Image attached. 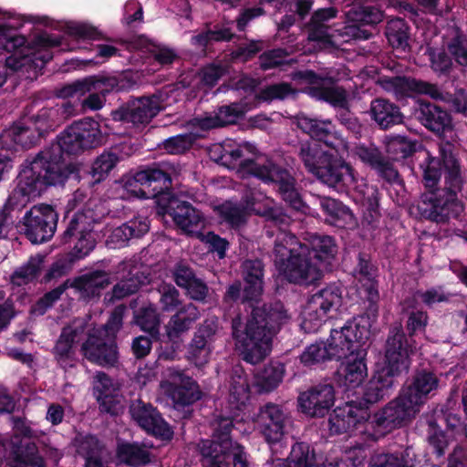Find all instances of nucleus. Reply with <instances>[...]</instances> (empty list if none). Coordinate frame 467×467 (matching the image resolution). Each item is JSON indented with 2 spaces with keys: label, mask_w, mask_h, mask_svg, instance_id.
Listing matches in <instances>:
<instances>
[{
  "label": "nucleus",
  "mask_w": 467,
  "mask_h": 467,
  "mask_svg": "<svg viewBox=\"0 0 467 467\" xmlns=\"http://www.w3.org/2000/svg\"><path fill=\"white\" fill-rule=\"evenodd\" d=\"M392 376L385 369L376 372L366 386L364 400L367 403H376L382 400L392 386Z\"/></svg>",
  "instance_id": "nucleus-49"
},
{
  "label": "nucleus",
  "mask_w": 467,
  "mask_h": 467,
  "mask_svg": "<svg viewBox=\"0 0 467 467\" xmlns=\"http://www.w3.org/2000/svg\"><path fill=\"white\" fill-rule=\"evenodd\" d=\"M43 257L36 255L31 257L26 264L17 268L11 275L13 285L21 286L35 280L42 267Z\"/></svg>",
  "instance_id": "nucleus-55"
},
{
  "label": "nucleus",
  "mask_w": 467,
  "mask_h": 467,
  "mask_svg": "<svg viewBox=\"0 0 467 467\" xmlns=\"http://www.w3.org/2000/svg\"><path fill=\"white\" fill-rule=\"evenodd\" d=\"M60 43L59 37L47 33H41L36 36L29 46L26 47L32 51L24 55L23 62L20 66L33 63L35 68H42L52 58V55L47 48L57 47Z\"/></svg>",
  "instance_id": "nucleus-31"
},
{
  "label": "nucleus",
  "mask_w": 467,
  "mask_h": 467,
  "mask_svg": "<svg viewBox=\"0 0 467 467\" xmlns=\"http://www.w3.org/2000/svg\"><path fill=\"white\" fill-rule=\"evenodd\" d=\"M199 317L200 312L192 303L182 306L177 309L176 313L171 316L166 326L168 337L170 338L177 337L188 331Z\"/></svg>",
  "instance_id": "nucleus-38"
},
{
  "label": "nucleus",
  "mask_w": 467,
  "mask_h": 467,
  "mask_svg": "<svg viewBox=\"0 0 467 467\" xmlns=\"http://www.w3.org/2000/svg\"><path fill=\"white\" fill-rule=\"evenodd\" d=\"M213 333L209 325H203L194 335L188 347V358L197 366L205 364L208 361L210 348L207 343V337Z\"/></svg>",
  "instance_id": "nucleus-47"
},
{
  "label": "nucleus",
  "mask_w": 467,
  "mask_h": 467,
  "mask_svg": "<svg viewBox=\"0 0 467 467\" xmlns=\"http://www.w3.org/2000/svg\"><path fill=\"white\" fill-rule=\"evenodd\" d=\"M160 299L159 302L163 312H171L180 308L181 299L179 291L171 284L162 283L157 289Z\"/></svg>",
  "instance_id": "nucleus-58"
},
{
  "label": "nucleus",
  "mask_w": 467,
  "mask_h": 467,
  "mask_svg": "<svg viewBox=\"0 0 467 467\" xmlns=\"http://www.w3.org/2000/svg\"><path fill=\"white\" fill-rule=\"evenodd\" d=\"M160 110L161 104L157 97H143L130 101L126 109L114 112V119H124L134 125H145Z\"/></svg>",
  "instance_id": "nucleus-26"
},
{
  "label": "nucleus",
  "mask_w": 467,
  "mask_h": 467,
  "mask_svg": "<svg viewBox=\"0 0 467 467\" xmlns=\"http://www.w3.org/2000/svg\"><path fill=\"white\" fill-rule=\"evenodd\" d=\"M86 340L80 351L88 361L102 367H114L119 360V353L114 339L106 336L104 328H89L87 324Z\"/></svg>",
  "instance_id": "nucleus-9"
},
{
  "label": "nucleus",
  "mask_w": 467,
  "mask_h": 467,
  "mask_svg": "<svg viewBox=\"0 0 467 467\" xmlns=\"http://www.w3.org/2000/svg\"><path fill=\"white\" fill-rule=\"evenodd\" d=\"M447 50L451 58L462 67L467 66V39L462 36L451 38L447 44Z\"/></svg>",
  "instance_id": "nucleus-64"
},
{
  "label": "nucleus",
  "mask_w": 467,
  "mask_h": 467,
  "mask_svg": "<svg viewBox=\"0 0 467 467\" xmlns=\"http://www.w3.org/2000/svg\"><path fill=\"white\" fill-rule=\"evenodd\" d=\"M367 458L366 448L363 445L346 450L339 461H337L334 467H358Z\"/></svg>",
  "instance_id": "nucleus-63"
},
{
  "label": "nucleus",
  "mask_w": 467,
  "mask_h": 467,
  "mask_svg": "<svg viewBox=\"0 0 467 467\" xmlns=\"http://www.w3.org/2000/svg\"><path fill=\"white\" fill-rule=\"evenodd\" d=\"M198 447L203 467H230V460L234 467H249L244 448L231 439L226 438L221 441H202Z\"/></svg>",
  "instance_id": "nucleus-6"
},
{
  "label": "nucleus",
  "mask_w": 467,
  "mask_h": 467,
  "mask_svg": "<svg viewBox=\"0 0 467 467\" xmlns=\"http://www.w3.org/2000/svg\"><path fill=\"white\" fill-rule=\"evenodd\" d=\"M362 333L354 322H348L339 329L334 328L326 341L327 348L332 359L349 358L364 351L361 348L360 341Z\"/></svg>",
  "instance_id": "nucleus-17"
},
{
  "label": "nucleus",
  "mask_w": 467,
  "mask_h": 467,
  "mask_svg": "<svg viewBox=\"0 0 467 467\" xmlns=\"http://www.w3.org/2000/svg\"><path fill=\"white\" fill-rule=\"evenodd\" d=\"M150 229L147 218L135 217L119 226L109 230L106 244L111 249L121 248L127 245L132 238H140Z\"/></svg>",
  "instance_id": "nucleus-27"
},
{
  "label": "nucleus",
  "mask_w": 467,
  "mask_h": 467,
  "mask_svg": "<svg viewBox=\"0 0 467 467\" xmlns=\"http://www.w3.org/2000/svg\"><path fill=\"white\" fill-rule=\"evenodd\" d=\"M197 136L193 133L177 135L163 141V149L171 154H181L189 150Z\"/></svg>",
  "instance_id": "nucleus-60"
},
{
  "label": "nucleus",
  "mask_w": 467,
  "mask_h": 467,
  "mask_svg": "<svg viewBox=\"0 0 467 467\" xmlns=\"http://www.w3.org/2000/svg\"><path fill=\"white\" fill-rule=\"evenodd\" d=\"M297 127L310 137L324 143L336 154H345L348 150V142L336 132L335 128L329 119H317L306 115L296 117Z\"/></svg>",
  "instance_id": "nucleus-18"
},
{
  "label": "nucleus",
  "mask_w": 467,
  "mask_h": 467,
  "mask_svg": "<svg viewBox=\"0 0 467 467\" xmlns=\"http://www.w3.org/2000/svg\"><path fill=\"white\" fill-rule=\"evenodd\" d=\"M330 153L331 152L329 151L322 150L320 145L315 141H306L302 143L299 150V157L301 161L304 162L307 171L314 176Z\"/></svg>",
  "instance_id": "nucleus-51"
},
{
  "label": "nucleus",
  "mask_w": 467,
  "mask_h": 467,
  "mask_svg": "<svg viewBox=\"0 0 467 467\" xmlns=\"http://www.w3.org/2000/svg\"><path fill=\"white\" fill-rule=\"evenodd\" d=\"M438 379L431 372L422 371L418 373L411 385L402 391L410 397L412 401H417L421 409L425 403L427 395L438 387Z\"/></svg>",
  "instance_id": "nucleus-41"
},
{
  "label": "nucleus",
  "mask_w": 467,
  "mask_h": 467,
  "mask_svg": "<svg viewBox=\"0 0 467 467\" xmlns=\"http://www.w3.org/2000/svg\"><path fill=\"white\" fill-rule=\"evenodd\" d=\"M251 200L246 201L245 207L227 202L219 207L221 216L233 227H238L245 222L248 211L254 210V202L257 197L252 193Z\"/></svg>",
  "instance_id": "nucleus-52"
},
{
  "label": "nucleus",
  "mask_w": 467,
  "mask_h": 467,
  "mask_svg": "<svg viewBox=\"0 0 467 467\" xmlns=\"http://www.w3.org/2000/svg\"><path fill=\"white\" fill-rule=\"evenodd\" d=\"M451 185L447 189L439 190L425 196L420 210L428 219L441 223L451 217H458L463 211V205L457 198V191Z\"/></svg>",
  "instance_id": "nucleus-10"
},
{
  "label": "nucleus",
  "mask_w": 467,
  "mask_h": 467,
  "mask_svg": "<svg viewBox=\"0 0 467 467\" xmlns=\"http://www.w3.org/2000/svg\"><path fill=\"white\" fill-rule=\"evenodd\" d=\"M117 459L119 462L132 467H140L150 462V451L144 444L122 442L117 447Z\"/></svg>",
  "instance_id": "nucleus-43"
},
{
  "label": "nucleus",
  "mask_w": 467,
  "mask_h": 467,
  "mask_svg": "<svg viewBox=\"0 0 467 467\" xmlns=\"http://www.w3.org/2000/svg\"><path fill=\"white\" fill-rule=\"evenodd\" d=\"M284 373V365L280 363L269 364L254 376V386L258 392H270L280 384Z\"/></svg>",
  "instance_id": "nucleus-48"
},
{
  "label": "nucleus",
  "mask_w": 467,
  "mask_h": 467,
  "mask_svg": "<svg viewBox=\"0 0 467 467\" xmlns=\"http://www.w3.org/2000/svg\"><path fill=\"white\" fill-rule=\"evenodd\" d=\"M386 36L394 48L406 50L409 47V26L401 18H393L388 22Z\"/></svg>",
  "instance_id": "nucleus-54"
},
{
  "label": "nucleus",
  "mask_w": 467,
  "mask_h": 467,
  "mask_svg": "<svg viewBox=\"0 0 467 467\" xmlns=\"http://www.w3.org/2000/svg\"><path fill=\"white\" fill-rule=\"evenodd\" d=\"M279 271L289 282L295 284L309 285L321 276L320 265L306 255V248L303 246H300L297 256L292 257Z\"/></svg>",
  "instance_id": "nucleus-21"
},
{
  "label": "nucleus",
  "mask_w": 467,
  "mask_h": 467,
  "mask_svg": "<svg viewBox=\"0 0 467 467\" xmlns=\"http://www.w3.org/2000/svg\"><path fill=\"white\" fill-rule=\"evenodd\" d=\"M62 174L45 170L42 162L34 159L19 173L16 187L8 198L12 209H20L29 202L30 197L38 196L47 186L61 184Z\"/></svg>",
  "instance_id": "nucleus-4"
},
{
  "label": "nucleus",
  "mask_w": 467,
  "mask_h": 467,
  "mask_svg": "<svg viewBox=\"0 0 467 467\" xmlns=\"http://www.w3.org/2000/svg\"><path fill=\"white\" fill-rule=\"evenodd\" d=\"M40 133L34 125H26L23 122L14 124L3 131L0 136L1 143L8 150L16 146L30 148L39 140Z\"/></svg>",
  "instance_id": "nucleus-32"
},
{
  "label": "nucleus",
  "mask_w": 467,
  "mask_h": 467,
  "mask_svg": "<svg viewBox=\"0 0 467 467\" xmlns=\"http://www.w3.org/2000/svg\"><path fill=\"white\" fill-rule=\"evenodd\" d=\"M418 80L405 77H380L378 84L385 91L392 93L397 99L411 97L416 93Z\"/></svg>",
  "instance_id": "nucleus-46"
},
{
  "label": "nucleus",
  "mask_w": 467,
  "mask_h": 467,
  "mask_svg": "<svg viewBox=\"0 0 467 467\" xmlns=\"http://www.w3.org/2000/svg\"><path fill=\"white\" fill-rule=\"evenodd\" d=\"M300 245L296 237L285 231L277 234L274 246L275 265L278 270L282 269L292 257H296L300 252Z\"/></svg>",
  "instance_id": "nucleus-40"
},
{
  "label": "nucleus",
  "mask_w": 467,
  "mask_h": 467,
  "mask_svg": "<svg viewBox=\"0 0 467 467\" xmlns=\"http://www.w3.org/2000/svg\"><path fill=\"white\" fill-rule=\"evenodd\" d=\"M348 17L355 23L374 25L382 20L383 14L374 6L355 4L348 12Z\"/></svg>",
  "instance_id": "nucleus-56"
},
{
  "label": "nucleus",
  "mask_w": 467,
  "mask_h": 467,
  "mask_svg": "<svg viewBox=\"0 0 467 467\" xmlns=\"http://www.w3.org/2000/svg\"><path fill=\"white\" fill-rule=\"evenodd\" d=\"M458 151V149L448 141L441 142L439 146L440 159L444 167L446 183L454 189H460L462 183Z\"/></svg>",
  "instance_id": "nucleus-37"
},
{
  "label": "nucleus",
  "mask_w": 467,
  "mask_h": 467,
  "mask_svg": "<svg viewBox=\"0 0 467 467\" xmlns=\"http://www.w3.org/2000/svg\"><path fill=\"white\" fill-rule=\"evenodd\" d=\"M117 283L111 291L105 295V300L114 303L137 293L143 284L144 275L135 259L120 262L114 272Z\"/></svg>",
  "instance_id": "nucleus-15"
},
{
  "label": "nucleus",
  "mask_w": 467,
  "mask_h": 467,
  "mask_svg": "<svg viewBox=\"0 0 467 467\" xmlns=\"http://www.w3.org/2000/svg\"><path fill=\"white\" fill-rule=\"evenodd\" d=\"M420 411L417 401L402 391L374 414L373 423L379 431L389 432L409 424Z\"/></svg>",
  "instance_id": "nucleus-7"
},
{
  "label": "nucleus",
  "mask_w": 467,
  "mask_h": 467,
  "mask_svg": "<svg viewBox=\"0 0 467 467\" xmlns=\"http://www.w3.org/2000/svg\"><path fill=\"white\" fill-rule=\"evenodd\" d=\"M119 157L111 151H105L100 154L93 162L91 167V175L95 182H99L104 180L109 171L116 166Z\"/></svg>",
  "instance_id": "nucleus-57"
},
{
  "label": "nucleus",
  "mask_w": 467,
  "mask_h": 467,
  "mask_svg": "<svg viewBox=\"0 0 467 467\" xmlns=\"http://www.w3.org/2000/svg\"><path fill=\"white\" fill-rule=\"evenodd\" d=\"M94 223L93 212L89 209L75 213L69 221L62 235V240L64 243H67L73 236L78 237L71 252L74 259H81L94 249L96 242L91 233Z\"/></svg>",
  "instance_id": "nucleus-12"
},
{
  "label": "nucleus",
  "mask_w": 467,
  "mask_h": 467,
  "mask_svg": "<svg viewBox=\"0 0 467 467\" xmlns=\"http://www.w3.org/2000/svg\"><path fill=\"white\" fill-rule=\"evenodd\" d=\"M249 383L247 375L242 367L232 369L230 377L229 396L233 408L239 409L249 398Z\"/></svg>",
  "instance_id": "nucleus-44"
},
{
  "label": "nucleus",
  "mask_w": 467,
  "mask_h": 467,
  "mask_svg": "<svg viewBox=\"0 0 467 467\" xmlns=\"http://www.w3.org/2000/svg\"><path fill=\"white\" fill-rule=\"evenodd\" d=\"M110 283L111 280L107 272L96 270L75 278L72 286L79 292L82 297L91 298L99 296Z\"/></svg>",
  "instance_id": "nucleus-33"
},
{
  "label": "nucleus",
  "mask_w": 467,
  "mask_h": 467,
  "mask_svg": "<svg viewBox=\"0 0 467 467\" xmlns=\"http://www.w3.org/2000/svg\"><path fill=\"white\" fill-rule=\"evenodd\" d=\"M177 175L174 166L163 163L160 167H151L136 172L125 181V189L139 198H154L168 190Z\"/></svg>",
  "instance_id": "nucleus-5"
},
{
  "label": "nucleus",
  "mask_w": 467,
  "mask_h": 467,
  "mask_svg": "<svg viewBox=\"0 0 467 467\" xmlns=\"http://www.w3.org/2000/svg\"><path fill=\"white\" fill-rule=\"evenodd\" d=\"M419 120L433 131H442L451 125L450 114L431 103H421L416 111Z\"/></svg>",
  "instance_id": "nucleus-39"
},
{
  "label": "nucleus",
  "mask_w": 467,
  "mask_h": 467,
  "mask_svg": "<svg viewBox=\"0 0 467 467\" xmlns=\"http://www.w3.org/2000/svg\"><path fill=\"white\" fill-rule=\"evenodd\" d=\"M302 246L306 248V255L319 265L321 262L333 257L336 254V244L327 235L313 234L308 240V244H304Z\"/></svg>",
  "instance_id": "nucleus-45"
},
{
  "label": "nucleus",
  "mask_w": 467,
  "mask_h": 467,
  "mask_svg": "<svg viewBox=\"0 0 467 467\" xmlns=\"http://www.w3.org/2000/svg\"><path fill=\"white\" fill-rule=\"evenodd\" d=\"M167 212L174 223L188 234H198L204 225L201 213L187 202L171 198L168 202Z\"/></svg>",
  "instance_id": "nucleus-25"
},
{
  "label": "nucleus",
  "mask_w": 467,
  "mask_h": 467,
  "mask_svg": "<svg viewBox=\"0 0 467 467\" xmlns=\"http://www.w3.org/2000/svg\"><path fill=\"white\" fill-rule=\"evenodd\" d=\"M369 113L381 129H389L391 126L400 124L403 121V114L400 108L389 100L378 98L370 102Z\"/></svg>",
  "instance_id": "nucleus-36"
},
{
  "label": "nucleus",
  "mask_w": 467,
  "mask_h": 467,
  "mask_svg": "<svg viewBox=\"0 0 467 467\" xmlns=\"http://www.w3.org/2000/svg\"><path fill=\"white\" fill-rule=\"evenodd\" d=\"M365 351L358 352L341 364L338 370L340 381L348 388L358 387L368 376Z\"/></svg>",
  "instance_id": "nucleus-34"
},
{
  "label": "nucleus",
  "mask_w": 467,
  "mask_h": 467,
  "mask_svg": "<svg viewBox=\"0 0 467 467\" xmlns=\"http://www.w3.org/2000/svg\"><path fill=\"white\" fill-rule=\"evenodd\" d=\"M130 412L138 425L147 432L163 440L171 439V428L151 404L140 400H134L130 407Z\"/></svg>",
  "instance_id": "nucleus-20"
},
{
  "label": "nucleus",
  "mask_w": 467,
  "mask_h": 467,
  "mask_svg": "<svg viewBox=\"0 0 467 467\" xmlns=\"http://www.w3.org/2000/svg\"><path fill=\"white\" fill-rule=\"evenodd\" d=\"M252 109V105L245 100L234 102L230 105L219 108L215 116L196 119L195 121L202 130H209L235 123L248 110Z\"/></svg>",
  "instance_id": "nucleus-30"
},
{
  "label": "nucleus",
  "mask_w": 467,
  "mask_h": 467,
  "mask_svg": "<svg viewBox=\"0 0 467 467\" xmlns=\"http://www.w3.org/2000/svg\"><path fill=\"white\" fill-rule=\"evenodd\" d=\"M367 417L368 413L364 409L347 403L343 407H337L329 416V431L332 434L348 432L365 420Z\"/></svg>",
  "instance_id": "nucleus-29"
},
{
  "label": "nucleus",
  "mask_w": 467,
  "mask_h": 467,
  "mask_svg": "<svg viewBox=\"0 0 467 467\" xmlns=\"http://www.w3.org/2000/svg\"><path fill=\"white\" fill-rule=\"evenodd\" d=\"M288 420L287 414L279 405L267 403L259 409L255 422L260 433L272 450L283 441Z\"/></svg>",
  "instance_id": "nucleus-16"
},
{
  "label": "nucleus",
  "mask_w": 467,
  "mask_h": 467,
  "mask_svg": "<svg viewBox=\"0 0 467 467\" xmlns=\"http://www.w3.org/2000/svg\"><path fill=\"white\" fill-rule=\"evenodd\" d=\"M73 446L85 458V467H108L109 453L95 436L78 434L73 440Z\"/></svg>",
  "instance_id": "nucleus-28"
},
{
  "label": "nucleus",
  "mask_w": 467,
  "mask_h": 467,
  "mask_svg": "<svg viewBox=\"0 0 467 467\" xmlns=\"http://www.w3.org/2000/svg\"><path fill=\"white\" fill-rule=\"evenodd\" d=\"M334 388L331 384H319L300 394L302 411L310 417H323L333 406Z\"/></svg>",
  "instance_id": "nucleus-22"
},
{
  "label": "nucleus",
  "mask_w": 467,
  "mask_h": 467,
  "mask_svg": "<svg viewBox=\"0 0 467 467\" xmlns=\"http://www.w3.org/2000/svg\"><path fill=\"white\" fill-rule=\"evenodd\" d=\"M332 359L326 342H317L310 345L301 355V361L306 366H312L316 363Z\"/></svg>",
  "instance_id": "nucleus-61"
},
{
  "label": "nucleus",
  "mask_w": 467,
  "mask_h": 467,
  "mask_svg": "<svg viewBox=\"0 0 467 467\" xmlns=\"http://www.w3.org/2000/svg\"><path fill=\"white\" fill-rule=\"evenodd\" d=\"M86 329L87 322L84 319H75L63 328L54 348V354L57 362L64 369L76 366L74 345L84 338Z\"/></svg>",
  "instance_id": "nucleus-19"
},
{
  "label": "nucleus",
  "mask_w": 467,
  "mask_h": 467,
  "mask_svg": "<svg viewBox=\"0 0 467 467\" xmlns=\"http://www.w3.org/2000/svg\"><path fill=\"white\" fill-rule=\"evenodd\" d=\"M163 375L160 387L175 406H187L201 398L198 385L181 369L167 368Z\"/></svg>",
  "instance_id": "nucleus-11"
},
{
  "label": "nucleus",
  "mask_w": 467,
  "mask_h": 467,
  "mask_svg": "<svg viewBox=\"0 0 467 467\" xmlns=\"http://www.w3.org/2000/svg\"><path fill=\"white\" fill-rule=\"evenodd\" d=\"M355 271L356 277L367 293L368 300L370 302L376 301L379 297V294L375 281L376 268L374 265L367 258L359 255L358 264Z\"/></svg>",
  "instance_id": "nucleus-50"
},
{
  "label": "nucleus",
  "mask_w": 467,
  "mask_h": 467,
  "mask_svg": "<svg viewBox=\"0 0 467 467\" xmlns=\"http://www.w3.org/2000/svg\"><path fill=\"white\" fill-rule=\"evenodd\" d=\"M137 324L140 328L149 332L151 336L159 333L160 318L156 308L150 305L143 307L137 316Z\"/></svg>",
  "instance_id": "nucleus-59"
},
{
  "label": "nucleus",
  "mask_w": 467,
  "mask_h": 467,
  "mask_svg": "<svg viewBox=\"0 0 467 467\" xmlns=\"http://www.w3.org/2000/svg\"><path fill=\"white\" fill-rule=\"evenodd\" d=\"M307 92L311 97L325 100L334 107L346 109L348 104L346 90L339 87H311Z\"/></svg>",
  "instance_id": "nucleus-53"
},
{
  "label": "nucleus",
  "mask_w": 467,
  "mask_h": 467,
  "mask_svg": "<svg viewBox=\"0 0 467 467\" xmlns=\"http://www.w3.org/2000/svg\"><path fill=\"white\" fill-rule=\"evenodd\" d=\"M99 124L93 119H86L75 122L58 137L57 144L40 151L34 160L42 162L45 170H57L62 174V184L72 172L62 153L78 154L93 147L99 139Z\"/></svg>",
  "instance_id": "nucleus-2"
},
{
  "label": "nucleus",
  "mask_w": 467,
  "mask_h": 467,
  "mask_svg": "<svg viewBox=\"0 0 467 467\" xmlns=\"http://www.w3.org/2000/svg\"><path fill=\"white\" fill-rule=\"evenodd\" d=\"M118 87L119 81L115 77L91 76L64 86L58 95L64 99H80L88 92H99L104 96Z\"/></svg>",
  "instance_id": "nucleus-24"
},
{
  "label": "nucleus",
  "mask_w": 467,
  "mask_h": 467,
  "mask_svg": "<svg viewBox=\"0 0 467 467\" xmlns=\"http://www.w3.org/2000/svg\"><path fill=\"white\" fill-rule=\"evenodd\" d=\"M227 151H225L223 165L229 166L239 161L244 160V168L253 176L265 182L278 184L280 194L283 199L288 202L295 210H300L303 202L296 188L295 179L284 169L275 165L271 161H249L245 158V153H254L255 148L250 143H243L233 147L227 143Z\"/></svg>",
  "instance_id": "nucleus-3"
},
{
  "label": "nucleus",
  "mask_w": 467,
  "mask_h": 467,
  "mask_svg": "<svg viewBox=\"0 0 467 467\" xmlns=\"http://www.w3.org/2000/svg\"><path fill=\"white\" fill-rule=\"evenodd\" d=\"M245 281L244 298L256 301L263 294L264 266L260 260H245L242 265Z\"/></svg>",
  "instance_id": "nucleus-35"
},
{
  "label": "nucleus",
  "mask_w": 467,
  "mask_h": 467,
  "mask_svg": "<svg viewBox=\"0 0 467 467\" xmlns=\"http://www.w3.org/2000/svg\"><path fill=\"white\" fill-rule=\"evenodd\" d=\"M337 155L330 153L315 176L321 182L339 191L356 189L357 179L353 168L344 161V154Z\"/></svg>",
  "instance_id": "nucleus-14"
},
{
  "label": "nucleus",
  "mask_w": 467,
  "mask_h": 467,
  "mask_svg": "<svg viewBox=\"0 0 467 467\" xmlns=\"http://www.w3.org/2000/svg\"><path fill=\"white\" fill-rule=\"evenodd\" d=\"M322 209L328 213L334 220L335 223L338 224L339 220L343 219L346 222L353 221V214L346 206L337 202L332 198H323L320 201Z\"/></svg>",
  "instance_id": "nucleus-62"
},
{
  "label": "nucleus",
  "mask_w": 467,
  "mask_h": 467,
  "mask_svg": "<svg viewBox=\"0 0 467 467\" xmlns=\"http://www.w3.org/2000/svg\"><path fill=\"white\" fill-rule=\"evenodd\" d=\"M275 467H317L315 451L306 442H296L287 459L278 460Z\"/></svg>",
  "instance_id": "nucleus-42"
},
{
  "label": "nucleus",
  "mask_w": 467,
  "mask_h": 467,
  "mask_svg": "<svg viewBox=\"0 0 467 467\" xmlns=\"http://www.w3.org/2000/svg\"><path fill=\"white\" fill-rule=\"evenodd\" d=\"M290 319L279 302L253 307L251 316L243 322L240 316L232 320V336L244 361L261 362L270 352L274 335Z\"/></svg>",
  "instance_id": "nucleus-1"
},
{
  "label": "nucleus",
  "mask_w": 467,
  "mask_h": 467,
  "mask_svg": "<svg viewBox=\"0 0 467 467\" xmlns=\"http://www.w3.org/2000/svg\"><path fill=\"white\" fill-rule=\"evenodd\" d=\"M410 353H412V348L409 347L404 334L400 330L392 332L386 343L387 369H385V372L393 377L406 371L410 366L409 357Z\"/></svg>",
  "instance_id": "nucleus-23"
},
{
  "label": "nucleus",
  "mask_w": 467,
  "mask_h": 467,
  "mask_svg": "<svg viewBox=\"0 0 467 467\" xmlns=\"http://www.w3.org/2000/svg\"><path fill=\"white\" fill-rule=\"evenodd\" d=\"M57 214L47 204L33 206L23 218L24 233L33 244L49 240L57 228Z\"/></svg>",
  "instance_id": "nucleus-13"
},
{
  "label": "nucleus",
  "mask_w": 467,
  "mask_h": 467,
  "mask_svg": "<svg viewBox=\"0 0 467 467\" xmlns=\"http://www.w3.org/2000/svg\"><path fill=\"white\" fill-rule=\"evenodd\" d=\"M342 301V290L335 285H328L313 295L303 312L305 329L317 330L327 316L341 306Z\"/></svg>",
  "instance_id": "nucleus-8"
}]
</instances>
